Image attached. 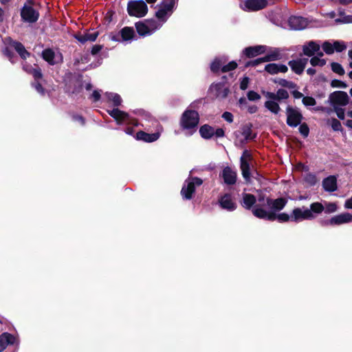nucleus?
I'll use <instances>...</instances> for the list:
<instances>
[{
  "instance_id": "obj_1",
  "label": "nucleus",
  "mask_w": 352,
  "mask_h": 352,
  "mask_svg": "<svg viewBox=\"0 0 352 352\" xmlns=\"http://www.w3.org/2000/svg\"><path fill=\"white\" fill-rule=\"evenodd\" d=\"M103 100L113 108L107 109V113L116 121L120 125H129L131 122L130 116L123 111L118 109V107L122 104V98L116 93L106 92L103 97Z\"/></svg>"
},
{
  "instance_id": "obj_2",
  "label": "nucleus",
  "mask_w": 352,
  "mask_h": 352,
  "mask_svg": "<svg viewBox=\"0 0 352 352\" xmlns=\"http://www.w3.org/2000/svg\"><path fill=\"white\" fill-rule=\"evenodd\" d=\"M349 97L348 94L342 91H336L330 94L327 102L333 109L324 108V110L328 114L335 112L338 118L340 120H344L345 111L344 107L349 103Z\"/></svg>"
},
{
  "instance_id": "obj_3",
  "label": "nucleus",
  "mask_w": 352,
  "mask_h": 352,
  "mask_svg": "<svg viewBox=\"0 0 352 352\" xmlns=\"http://www.w3.org/2000/svg\"><path fill=\"white\" fill-rule=\"evenodd\" d=\"M263 94L267 98L264 103V107L275 115H277L280 111L278 102L286 100L289 96L288 91L283 89H278L276 93L263 91Z\"/></svg>"
},
{
  "instance_id": "obj_4",
  "label": "nucleus",
  "mask_w": 352,
  "mask_h": 352,
  "mask_svg": "<svg viewBox=\"0 0 352 352\" xmlns=\"http://www.w3.org/2000/svg\"><path fill=\"white\" fill-rule=\"evenodd\" d=\"M179 0H162L159 8L155 12L157 19L162 23V25L172 15L177 8Z\"/></svg>"
},
{
  "instance_id": "obj_5",
  "label": "nucleus",
  "mask_w": 352,
  "mask_h": 352,
  "mask_svg": "<svg viewBox=\"0 0 352 352\" xmlns=\"http://www.w3.org/2000/svg\"><path fill=\"white\" fill-rule=\"evenodd\" d=\"M252 214L258 219L274 221L278 219L279 222H287L291 221V214L283 212L276 214L274 212H267L264 208H261L259 206H256L252 210Z\"/></svg>"
},
{
  "instance_id": "obj_6",
  "label": "nucleus",
  "mask_w": 352,
  "mask_h": 352,
  "mask_svg": "<svg viewBox=\"0 0 352 352\" xmlns=\"http://www.w3.org/2000/svg\"><path fill=\"white\" fill-rule=\"evenodd\" d=\"M162 23L158 20L150 19L135 23V28L138 34L141 36H147L153 34L162 26Z\"/></svg>"
},
{
  "instance_id": "obj_7",
  "label": "nucleus",
  "mask_w": 352,
  "mask_h": 352,
  "mask_svg": "<svg viewBox=\"0 0 352 352\" xmlns=\"http://www.w3.org/2000/svg\"><path fill=\"white\" fill-rule=\"evenodd\" d=\"M203 180L197 177L189 176L184 182L181 190V195L183 199L190 200L192 198L196 187L200 186Z\"/></svg>"
},
{
  "instance_id": "obj_8",
  "label": "nucleus",
  "mask_w": 352,
  "mask_h": 352,
  "mask_svg": "<svg viewBox=\"0 0 352 352\" xmlns=\"http://www.w3.org/2000/svg\"><path fill=\"white\" fill-rule=\"evenodd\" d=\"M199 114L196 111L187 109L182 116L180 125L183 129H195L199 123Z\"/></svg>"
},
{
  "instance_id": "obj_9",
  "label": "nucleus",
  "mask_w": 352,
  "mask_h": 352,
  "mask_svg": "<svg viewBox=\"0 0 352 352\" xmlns=\"http://www.w3.org/2000/svg\"><path fill=\"white\" fill-rule=\"evenodd\" d=\"M6 41L8 42V46L3 50V54L8 57L10 60L12 54L10 50V47L14 49L23 59H26L30 56V54L21 43L14 41L10 38H6Z\"/></svg>"
},
{
  "instance_id": "obj_10",
  "label": "nucleus",
  "mask_w": 352,
  "mask_h": 352,
  "mask_svg": "<svg viewBox=\"0 0 352 352\" xmlns=\"http://www.w3.org/2000/svg\"><path fill=\"white\" fill-rule=\"evenodd\" d=\"M285 113L287 116L286 123L289 126L294 128L300 124L303 116L298 108L288 105L286 107Z\"/></svg>"
},
{
  "instance_id": "obj_11",
  "label": "nucleus",
  "mask_w": 352,
  "mask_h": 352,
  "mask_svg": "<svg viewBox=\"0 0 352 352\" xmlns=\"http://www.w3.org/2000/svg\"><path fill=\"white\" fill-rule=\"evenodd\" d=\"M316 217L307 207L296 208L291 213V221L298 223L304 220H313Z\"/></svg>"
},
{
  "instance_id": "obj_12",
  "label": "nucleus",
  "mask_w": 352,
  "mask_h": 352,
  "mask_svg": "<svg viewBox=\"0 0 352 352\" xmlns=\"http://www.w3.org/2000/svg\"><path fill=\"white\" fill-rule=\"evenodd\" d=\"M28 3H25L21 9V16L24 21L28 23L36 22L39 16L38 12L32 7L33 2L32 0H28Z\"/></svg>"
},
{
  "instance_id": "obj_13",
  "label": "nucleus",
  "mask_w": 352,
  "mask_h": 352,
  "mask_svg": "<svg viewBox=\"0 0 352 352\" xmlns=\"http://www.w3.org/2000/svg\"><path fill=\"white\" fill-rule=\"evenodd\" d=\"M162 131V126L158 124L154 133H148L143 131H140L137 132L135 135V139L137 140L142 141L144 142L152 143L159 140Z\"/></svg>"
},
{
  "instance_id": "obj_14",
  "label": "nucleus",
  "mask_w": 352,
  "mask_h": 352,
  "mask_svg": "<svg viewBox=\"0 0 352 352\" xmlns=\"http://www.w3.org/2000/svg\"><path fill=\"white\" fill-rule=\"evenodd\" d=\"M352 221V214L344 212L332 217L330 219L320 221V224L324 226H340Z\"/></svg>"
},
{
  "instance_id": "obj_15",
  "label": "nucleus",
  "mask_w": 352,
  "mask_h": 352,
  "mask_svg": "<svg viewBox=\"0 0 352 352\" xmlns=\"http://www.w3.org/2000/svg\"><path fill=\"white\" fill-rule=\"evenodd\" d=\"M252 160V155L248 151H243L242 155L240 158V167L242 173L243 177L246 182L250 179V162Z\"/></svg>"
},
{
  "instance_id": "obj_16",
  "label": "nucleus",
  "mask_w": 352,
  "mask_h": 352,
  "mask_svg": "<svg viewBox=\"0 0 352 352\" xmlns=\"http://www.w3.org/2000/svg\"><path fill=\"white\" fill-rule=\"evenodd\" d=\"M109 38L113 41L126 43L132 39V28L131 27H124L118 33L111 32L109 34Z\"/></svg>"
},
{
  "instance_id": "obj_17",
  "label": "nucleus",
  "mask_w": 352,
  "mask_h": 352,
  "mask_svg": "<svg viewBox=\"0 0 352 352\" xmlns=\"http://www.w3.org/2000/svg\"><path fill=\"white\" fill-rule=\"evenodd\" d=\"M43 58L50 65H54L61 62L63 57L59 52L56 53L52 49H45L42 52Z\"/></svg>"
},
{
  "instance_id": "obj_18",
  "label": "nucleus",
  "mask_w": 352,
  "mask_h": 352,
  "mask_svg": "<svg viewBox=\"0 0 352 352\" xmlns=\"http://www.w3.org/2000/svg\"><path fill=\"white\" fill-rule=\"evenodd\" d=\"M307 19L300 16H292L288 19V24L292 30H301L308 25Z\"/></svg>"
},
{
  "instance_id": "obj_19",
  "label": "nucleus",
  "mask_w": 352,
  "mask_h": 352,
  "mask_svg": "<svg viewBox=\"0 0 352 352\" xmlns=\"http://www.w3.org/2000/svg\"><path fill=\"white\" fill-rule=\"evenodd\" d=\"M210 90L216 98L220 99L226 98L230 92L228 87L223 82L214 83L211 85Z\"/></svg>"
},
{
  "instance_id": "obj_20",
  "label": "nucleus",
  "mask_w": 352,
  "mask_h": 352,
  "mask_svg": "<svg viewBox=\"0 0 352 352\" xmlns=\"http://www.w3.org/2000/svg\"><path fill=\"white\" fill-rule=\"evenodd\" d=\"M219 204L222 209L226 210L229 212L235 210L237 207L232 195L229 193H226L219 198Z\"/></svg>"
},
{
  "instance_id": "obj_21",
  "label": "nucleus",
  "mask_w": 352,
  "mask_h": 352,
  "mask_svg": "<svg viewBox=\"0 0 352 352\" xmlns=\"http://www.w3.org/2000/svg\"><path fill=\"white\" fill-rule=\"evenodd\" d=\"M287 201L283 198L272 199L269 197L266 199V206L270 208L269 212H276L281 210L286 205Z\"/></svg>"
},
{
  "instance_id": "obj_22",
  "label": "nucleus",
  "mask_w": 352,
  "mask_h": 352,
  "mask_svg": "<svg viewBox=\"0 0 352 352\" xmlns=\"http://www.w3.org/2000/svg\"><path fill=\"white\" fill-rule=\"evenodd\" d=\"M308 58H303L296 60H292L288 62V65L291 69L296 74H301L307 64Z\"/></svg>"
},
{
  "instance_id": "obj_23",
  "label": "nucleus",
  "mask_w": 352,
  "mask_h": 352,
  "mask_svg": "<svg viewBox=\"0 0 352 352\" xmlns=\"http://www.w3.org/2000/svg\"><path fill=\"white\" fill-rule=\"evenodd\" d=\"M269 2V0H246L244 5L248 10L256 11L265 8Z\"/></svg>"
},
{
  "instance_id": "obj_24",
  "label": "nucleus",
  "mask_w": 352,
  "mask_h": 352,
  "mask_svg": "<svg viewBox=\"0 0 352 352\" xmlns=\"http://www.w3.org/2000/svg\"><path fill=\"white\" fill-rule=\"evenodd\" d=\"M320 49V45L316 41H310L302 46L303 54L309 57H312Z\"/></svg>"
},
{
  "instance_id": "obj_25",
  "label": "nucleus",
  "mask_w": 352,
  "mask_h": 352,
  "mask_svg": "<svg viewBox=\"0 0 352 352\" xmlns=\"http://www.w3.org/2000/svg\"><path fill=\"white\" fill-rule=\"evenodd\" d=\"M147 12L148 7L144 1H133V16L142 17Z\"/></svg>"
},
{
  "instance_id": "obj_26",
  "label": "nucleus",
  "mask_w": 352,
  "mask_h": 352,
  "mask_svg": "<svg viewBox=\"0 0 352 352\" xmlns=\"http://www.w3.org/2000/svg\"><path fill=\"white\" fill-rule=\"evenodd\" d=\"M242 199L241 201V205L246 210H253L256 202V198L254 195L250 193H242Z\"/></svg>"
},
{
  "instance_id": "obj_27",
  "label": "nucleus",
  "mask_w": 352,
  "mask_h": 352,
  "mask_svg": "<svg viewBox=\"0 0 352 352\" xmlns=\"http://www.w3.org/2000/svg\"><path fill=\"white\" fill-rule=\"evenodd\" d=\"M221 177L224 182L228 185H233L236 181V173L230 167L227 166L223 168Z\"/></svg>"
},
{
  "instance_id": "obj_28",
  "label": "nucleus",
  "mask_w": 352,
  "mask_h": 352,
  "mask_svg": "<svg viewBox=\"0 0 352 352\" xmlns=\"http://www.w3.org/2000/svg\"><path fill=\"white\" fill-rule=\"evenodd\" d=\"M265 71L270 74L274 75L278 73H286L288 71V68L283 64L269 63L265 65Z\"/></svg>"
},
{
  "instance_id": "obj_29",
  "label": "nucleus",
  "mask_w": 352,
  "mask_h": 352,
  "mask_svg": "<svg viewBox=\"0 0 352 352\" xmlns=\"http://www.w3.org/2000/svg\"><path fill=\"white\" fill-rule=\"evenodd\" d=\"M266 48L265 45H256L245 48L243 52L246 56L251 58L264 53Z\"/></svg>"
},
{
  "instance_id": "obj_30",
  "label": "nucleus",
  "mask_w": 352,
  "mask_h": 352,
  "mask_svg": "<svg viewBox=\"0 0 352 352\" xmlns=\"http://www.w3.org/2000/svg\"><path fill=\"white\" fill-rule=\"evenodd\" d=\"M16 338L10 333H3L0 336V352H2L8 344H14Z\"/></svg>"
},
{
  "instance_id": "obj_31",
  "label": "nucleus",
  "mask_w": 352,
  "mask_h": 352,
  "mask_svg": "<svg viewBox=\"0 0 352 352\" xmlns=\"http://www.w3.org/2000/svg\"><path fill=\"white\" fill-rule=\"evenodd\" d=\"M322 187L325 191L334 192L337 190V179L335 176H329L322 181Z\"/></svg>"
},
{
  "instance_id": "obj_32",
  "label": "nucleus",
  "mask_w": 352,
  "mask_h": 352,
  "mask_svg": "<svg viewBox=\"0 0 352 352\" xmlns=\"http://www.w3.org/2000/svg\"><path fill=\"white\" fill-rule=\"evenodd\" d=\"M98 36V32H86L85 34H79L75 36V38L81 43H85L87 41L94 42L96 40Z\"/></svg>"
},
{
  "instance_id": "obj_33",
  "label": "nucleus",
  "mask_w": 352,
  "mask_h": 352,
  "mask_svg": "<svg viewBox=\"0 0 352 352\" xmlns=\"http://www.w3.org/2000/svg\"><path fill=\"white\" fill-rule=\"evenodd\" d=\"M239 133L243 137V140H240L241 143L243 144L244 142L253 140L255 138V135H252V124H246L241 127V131Z\"/></svg>"
},
{
  "instance_id": "obj_34",
  "label": "nucleus",
  "mask_w": 352,
  "mask_h": 352,
  "mask_svg": "<svg viewBox=\"0 0 352 352\" xmlns=\"http://www.w3.org/2000/svg\"><path fill=\"white\" fill-rule=\"evenodd\" d=\"M228 59L225 56H219L214 59L210 64V69L212 72H218L226 63Z\"/></svg>"
},
{
  "instance_id": "obj_35",
  "label": "nucleus",
  "mask_w": 352,
  "mask_h": 352,
  "mask_svg": "<svg viewBox=\"0 0 352 352\" xmlns=\"http://www.w3.org/2000/svg\"><path fill=\"white\" fill-rule=\"evenodd\" d=\"M264 61L271 62L278 60L282 58V54L280 50L278 48H274L271 51L268 52L267 54L263 57Z\"/></svg>"
},
{
  "instance_id": "obj_36",
  "label": "nucleus",
  "mask_w": 352,
  "mask_h": 352,
  "mask_svg": "<svg viewBox=\"0 0 352 352\" xmlns=\"http://www.w3.org/2000/svg\"><path fill=\"white\" fill-rule=\"evenodd\" d=\"M199 133L203 138L208 140L214 135V129L208 124H204L200 127Z\"/></svg>"
},
{
  "instance_id": "obj_37",
  "label": "nucleus",
  "mask_w": 352,
  "mask_h": 352,
  "mask_svg": "<svg viewBox=\"0 0 352 352\" xmlns=\"http://www.w3.org/2000/svg\"><path fill=\"white\" fill-rule=\"evenodd\" d=\"M274 82L278 84L283 87H286L289 89H294L297 87V85L292 81L287 80L283 78H278L274 80Z\"/></svg>"
},
{
  "instance_id": "obj_38",
  "label": "nucleus",
  "mask_w": 352,
  "mask_h": 352,
  "mask_svg": "<svg viewBox=\"0 0 352 352\" xmlns=\"http://www.w3.org/2000/svg\"><path fill=\"white\" fill-rule=\"evenodd\" d=\"M313 214H320L324 210V206L320 202H314L310 205V208H309Z\"/></svg>"
},
{
  "instance_id": "obj_39",
  "label": "nucleus",
  "mask_w": 352,
  "mask_h": 352,
  "mask_svg": "<svg viewBox=\"0 0 352 352\" xmlns=\"http://www.w3.org/2000/svg\"><path fill=\"white\" fill-rule=\"evenodd\" d=\"M327 123L331 126L334 131H341L342 130L341 122L336 118L329 119Z\"/></svg>"
},
{
  "instance_id": "obj_40",
  "label": "nucleus",
  "mask_w": 352,
  "mask_h": 352,
  "mask_svg": "<svg viewBox=\"0 0 352 352\" xmlns=\"http://www.w3.org/2000/svg\"><path fill=\"white\" fill-rule=\"evenodd\" d=\"M340 18H338L335 21L338 23H352V14L346 15L343 12L340 11Z\"/></svg>"
},
{
  "instance_id": "obj_41",
  "label": "nucleus",
  "mask_w": 352,
  "mask_h": 352,
  "mask_svg": "<svg viewBox=\"0 0 352 352\" xmlns=\"http://www.w3.org/2000/svg\"><path fill=\"white\" fill-rule=\"evenodd\" d=\"M309 62L313 67H323L327 63V60L325 59L320 58L318 56H312Z\"/></svg>"
},
{
  "instance_id": "obj_42",
  "label": "nucleus",
  "mask_w": 352,
  "mask_h": 352,
  "mask_svg": "<svg viewBox=\"0 0 352 352\" xmlns=\"http://www.w3.org/2000/svg\"><path fill=\"white\" fill-rule=\"evenodd\" d=\"M334 52H342L346 48L345 43L342 41H334L333 43Z\"/></svg>"
},
{
  "instance_id": "obj_43",
  "label": "nucleus",
  "mask_w": 352,
  "mask_h": 352,
  "mask_svg": "<svg viewBox=\"0 0 352 352\" xmlns=\"http://www.w3.org/2000/svg\"><path fill=\"white\" fill-rule=\"evenodd\" d=\"M331 69L333 72L338 74L340 76H343L345 73L344 68L342 66L338 63H332L331 64Z\"/></svg>"
},
{
  "instance_id": "obj_44",
  "label": "nucleus",
  "mask_w": 352,
  "mask_h": 352,
  "mask_svg": "<svg viewBox=\"0 0 352 352\" xmlns=\"http://www.w3.org/2000/svg\"><path fill=\"white\" fill-rule=\"evenodd\" d=\"M322 47L324 52L327 54H332L334 53V49H333V43H331L329 41H324L322 44Z\"/></svg>"
},
{
  "instance_id": "obj_45",
  "label": "nucleus",
  "mask_w": 352,
  "mask_h": 352,
  "mask_svg": "<svg viewBox=\"0 0 352 352\" xmlns=\"http://www.w3.org/2000/svg\"><path fill=\"white\" fill-rule=\"evenodd\" d=\"M34 78V82H38L42 80L43 74L41 72V69L38 67H34L33 70H31V74Z\"/></svg>"
},
{
  "instance_id": "obj_46",
  "label": "nucleus",
  "mask_w": 352,
  "mask_h": 352,
  "mask_svg": "<svg viewBox=\"0 0 352 352\" xmlns=\"http://www.w3.org/2000/svg\"><path fill=\"white\" fill-rule=\"evenodd\" d=\"M134 115L144 120H148L150 118L149 113L141 109L133 110V116Z\"/></svg>"
},
{
  "instance_id": "obj_47",
  "label": "nucleus",
  "mask_w": 352,
  "mask_h": 352,
  "mask_svg": "<svg viewBox=\"0 0 352 352\" xmlns=\"http://www.w3.org/2000/svg\"><path fill=\"white\" fill-rule=\"evenodd\" d=\"M302 102L305 107H312V106L316 105V101L315 98H314L311 96L303 97L302 100Z\"/></svg>"
},
{
  "instance_id": "obj_48",
  "label": "nucleus",
  "mask_w": 352,
  "mask_h": 352,
  "mask_svg": "<svg viewBox=\"0 0 352 352\" xmlns=\"http://www.w3.org/2000/svg\"><path fill=\"white\" fill-rule=\"evenodd\" d=\"M237 66V64L235 61H231L228 63V64H224L223 66L221 68V72L223 73L232 71Z\"/></svg>"
},
{
  "instance_id": "obj_49",
  "label": "nucleus",
  "mask_w": 352,
  "mask_h": 352,
  "mask_svg": "<svg viewBox=\"0 0 352 352\" xmlns=\"http://www.w3.org/2000/svg\"><path fill=\"white\" fill-rule=\"evenodd\" d=\"M305 181L309 186H314L317 183V178L315 175L308 173L305 177Z\"/></svg>"
},
{
  "instance_id": "obj_50",
  "label": "nucleus",
  "mask_w": 352,
  "mask_h": 352,
  "mask_svg": "<svg viewBox=\"0 0 352 352\" xmlns=\"http://www.w3.org/2000/svg\"><path fill=\"white\" fill-rule=\"evenodd\" d=\"M338 207L335 203H328L324 207L325 213L329 214L337 211Z\"/></svg>"
},
{
  "instance_id": "obj_51",
  "label": "nucleus",
  "mask_w": 352,
  "mask_h": 352,
  "mask_svg": "<svg viewBox=\"0 0 352 352\" xmlns=\"http://www.w3.org/2000/svg\"><path fill=\"white\" fill-rule=\"evenodd\" d=\"M300 126H299V132L300 133V134L306 138L309 135V129L307 126V124L306 123H303V124H299Z\"/></svg>"
},
{
  "instance_id": "obj_52",
  "label": "nucleus",
  "mask_w": 352,
  "mask_h": 352,
  "mask_svg": "<svg viewBox=\"0 0 352 352\" xmlns=\"http://www.w3.org/2000/svg\"><path fill=\"white\" fill-rule=\"evenodd\" d=\"M32 87L36 89V91L41 95L43 96L45 94V89L43 88L42 85L40 81L34 82L32 84Z\"/></svg>"
},
{
  "instance_id": "obj_53",
  "label": "nucleus",
  "mask_w": 352,
  "mask_h": 352,
  "mask_svg": "<svg viewBox=\"0 0 352 352\" xmlns=\"http://www.w3.org/2000/svg\"><path fill=\"white\" fill-rule=\"evenodd\" d=\"M331 85L333 87L346 88L347 85L340 80L334 79L331 81Z\"/></svg>"
},
{
  "instance_id": "obj_54",
  "label": "nucleus",
  "mask_w": 352,
  "mask_h": 352,
  "mask_svg": "<svg viewBox=\"0 0 352 352\" xmlns=\"http://www.w3.org/2000/svg\"><path fill=\"white\" fill-rule=\"evenodd\" d=\"M249 100L255 101L261 98L260 95L254 91H250L247 94Z\"/></svg>"
},
{
  "instance_id": "obj_55",
  "label": "nucleus",
  "mask_w": 352,
  "mask_h": 352,
  "mask_svg": "<svg viewBox=\"0 0 352 352\" xmlns=\"http://www.w3.org/2000/svg\"><path fill=\"white\" fill-rule=\"evenodd\" d=\"M263 62H265V61H264V58L263 57V58H257V59L249 61L248 63H246L245 65L247 67H249V66H256V65H258L260 63H263Z\"/></svg>"
},
{
  "instance_id": "obj_56",
  "label": "nucleus",
  "mask_w": 352,
  "mask_h": 352,
  "mask_svg": "<svg viewBox=\"0 0 352 352\" xmlns=\"http://www.w3.org/2000/svg\"><path fill=\"white\" fill-rule=\"evenodd\" d=\"M222 118L229 123L233 122V115L228 111H226L222 114Z\"/></svg>"
},
{
  "instance_id": "obj_57",
  "label": "nucleus",
  "mask_w": 352,
  "mask_h": 352,
  "mask_svg": "<svg viewBox=\"0 0 352 352\" xmlns=\"http://www.w3.org/2000/svg\"><path fill=\"white\" fill-rule=\"evenodd\" d=\"M248 84H249V78L243 77L240 83V89L242 90H245L248 87Z\"/></svg>"
},
{
  "instance_id": "obj_58",
  "label": "nucleus",
  "mask_w": 352,
  "mask_h": 352,
  "mask_svg": "<svg viewBox=\"0 0 352 352\" xmlns=\"http://www.w3.org/2000/svg\"><path fill=\"white\" fill-rule=\"evenodd\" d=\"M258 204L254 206L253 208H254L256 206H259L261 208H263V206L266 205V199L265 200L264 195H259L258 197Z\"/></svg>"
},
{
  "instance_id": "obj_59",
  "label": "nucleus",
  "mask_w": 352,
  "mask_h": 352,
  "mask_svg": "<svg viewBox=\"0 0 352 352\" xmlns=\"http://www.w3.org/2000/svg\"><path fill=\"white\" fill-rule=\"evenodd\" d=\"M72 118L74 122H77L81 125L85 124L84 118L80 115H74L73 116Z\"/></svg>"
},
{
  "instance_id": "obj_60",
  "label": "nucleus",
  "mask_w": 352,
  "mask_h": 352,
  "mask_svg": "<svg viewBox=\"0 0 352 352\" xmlns=\"http://www.w3.org/2000/svg\"><path fill=\"white\" fill-rule=\"evenodd\" d=\"M102 48V45H95L93 46L91 49V54L93 55L97 54Z\"/></svg>"
},
{
  "instance_id": "obj_61",
  "label": "nucleus",
  "mask_w": 352,
  "mask_h": 352,
  "mask_svg": "<svg viewBox=\"0 0 352 352\" xmlns=\"http://www.w3.org/2000/svg\"><path fill=\"white\" fill-rule=\"evenodd\" d=\"M214 135L217 137V138H222L225 135V133H224V131L223 129L221 128H219V129H217L216 130H214Z\"/></svg>"
},
{
  "instance_id": "obj_62",
  "label": "nucleus",
  "mask_w": 352,
  "mask_h": 352,
  "mask_svg": "<svg viewBox=\"0 0 352 352\" xmlns=\"http://www.w3.org/2000/svg\"><path fill=\"white\" fill-rule=\"evenodd\" d=\"M294 89V90H293L291 93L294 98L300 99V98L304 97L303 94L301 92L298 91V90H296L295 89Z\"/></svg>"
},
{
  "instance_id": "obj_63",
  "label": "nucleus",
  "mask_w": 352,
  "mask_h": 352,
  "mask_svg": "<svg viewBox=\"0 0 352 352\" xmlns=\"http://www.w3.org/2000/svg\"><path fill=\"white\" fill-rule=\"evenodd\" d=\"M100 93L98 90L94 91L91 97L94 98V101L96 102L100 99Z\"/></svg>"
},
{
  "instance_id": "obj_64",
  "label": "nucleus",
  "mask_w": 352,
  "mask_h": 352,
  "mask_svg": "<svg viewBox=\"0 0 352 352\" xmlns=\"http://www.w3.org/2000/svg\"><path fill=\"white\" fill-rule=\"evenodd\" d=\"M344 208L347 209H352V197L345 201Z\"/></svg>"
}]
</instances>
